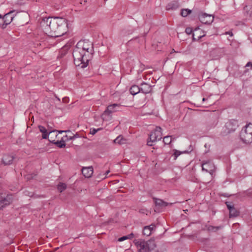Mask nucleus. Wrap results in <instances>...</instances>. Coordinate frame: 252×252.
<instances>
[{"label": "nucleus", "mask_w": 252, "mask_h": 252, "mask_svg": "<svg viewBox=\"0 0 252 252\" xmlns=\"http://www.w3.org/2000/svg\"><path fill=\"white\" fill-rule=\"evenodd\" d=\"M93 52V45L91 42L88 40L79 41L72 53L75 65L80 66L81 68L86 67L91 59Z\"/></svg>", "instance_id": "2"}, {"label": "nucleus", "mask_w": 252, "mask_h": 252, "mask_svg": "<svg viewBox=\"0 0 252 252\" xmlns=\"http://www.w3.org/2000/svg\"><path fill=\"white\" fill-rule=\"evenodd\" d=\"M202 170L212 175L215 170V166L211 161H207L202 163Z\"/></svg>", "instance_id": "6"}, {"label": "nucleus", "mask_w": 252, "mask_h": 252, "mask_svg": "<svg viewBox=\"0 0 252 252\" xmlns=\"http://www.w3.org/2000/svg\"><path fill=\"white\" fill-rule=\"evenodd\" d=\"M12 200V196L11 195H7L6 196L0 195V209L5 206L9 204Z\"/></svg>", "instance_id": "9"}, {"label": "nucleus", "mask_w": 252, "mask_h": 252, "mask_svg": "<svg viewBox=\"0 0 252 252\" xmlns=\"http://www.w3.org/2000/svg\"><path fill=\"white\" fill-rule=\"evenodd\" d=\"M122 109L121 108V106L117 103H114L113 104L110 105L107 107L106 110H112V109Z\"/></svg>", "instance_id": "18"}, {"label": "nucleus", "mask_w": 252, "mask_h": 252, "mask_svg": "<svg viewBox=\"0 0 252 252\" xmlns=\"http://www.w3.org/2000/svg\"><path fill=\"white\" fill-rule=\"evenodd\" d=\"M140 89V92H142L144 94H148L151 92V87L149 84L147 83H143L141 84Z\"/></svg>", "instance_id": "12"}, {"label": "nucleus", "mask_w": 252, "mask_h": 252, "mask_svg": "<svg viewBox=\"0 0 252 252\" xmlns=\"http://www.w3.org/2000/svg\"><path fill=\"white\" fill-rule=\"evenodd\" d=\"M44 32L51 36L59 37L68 31V24L65 19L61 17H45L40 22Z\"/></svg>", "instance_id": "1"}, {"label": "nucleus", "mask_w": 252, "mask_h": 252, "mask_svg": "<svg viewBox=\"0 0 252 252\" xmlns=\"http://www.w3.org/2000/svg\"><path fill=\"white\" fill-rule=\"evenodd\" d=\"M128 236H123V237H122L118 239V240H119V241L121 242V241H124V240H126V239H128Z\"/></svg>", "instance_id": "29"}, {"label": "nucleus", "mask_w": 252, "mask_h": 252, "mask_svg": "<svg viewBox=\"0 0 252 252\" xmlns=\"http://www.w3.org/2000/svg\"><path fill=\"white\" fill-rule=\"evenodd\" d=\"M97 178L100 180H103L106 178V175H104V174H99L98 175Z\"/></svg>", "instance_id": "27"}, {"label": "nucleus", "mask_w": 252, "mask_h": 252, "mask_svg": "<svg viewBox=\"0 0 252 252\" xmlns=\"http://www.w3.org/2000/svg\"><path fill=\"white\" fill-rule=\"evenodd\" d=\"M191 13V10L186 9L182 10L181 12V15L183 17H186L187 16L189 13Z\"/></svg>", "instance_id": "24"}, {"label": "nucleus", "mask_w": 252, "mask_h": 252, "mask_svg": "<svg viewBox=\"0 0 252 252\" xmlns=\"http://www.w3.org/2000/svg\"><path fill=\"white\" fill-rule=\"evenodd\" d=\"M194 36H195V34L193 33V39H195V38L194 37Z\"/></svg>", "instance_id": "44"}, {"label": "nucleus", "mask_w": 252, "mask_h": 252, "mask_svg": "<svg viewBox=\"0 0 252 252\" xmlns=\"http://www.w3.org/2000/svg\"><path fill=\"white\" fill-rule=\"evenodd\" d=\"M15 17V14L14 11H11L6 13L3 16V19L5 22V26L9 24L13 20Z\"/></svg>", "instance_id": "10"}, {"label": "nucleus", "mask_w": 252, "mask_h": 252, "mask_svg": "<svg viewBox=\"0 0 252 252\" xmlns=\"http://www.w3.org/2000/svg\"><path fill=\"white\" fill-rule=\"evenodd\" d=\"M57 132H58V131H57ZM57 135H58V134H57ZM57 136V135L55 136V135H52V137H53L52 139V140H51V139L50 137H47V138H49V140L50 141L53 142L55 141V139H54L55 137H56Z\"/></svg>", "instance_id": "31"}, {"label": "nucleus", "mask_w": 252, "mask_h": 252, "mask_svg": "<svg viewBox=\"0 0 252 252\" xmlns=\"http://www.w3.org/2000/svg\"><path fill=\"white\" fill-rule=\"evenodd\" d=\"M205 98H203L202 99V101H205Z\"/></svg>", "instance_id": "46"}, {"label": "nucleus", "mask_w": 252, "mask_h": 252, "mask_svg": "<svg viewBox=\"0 0 252 252\" xmlns=\"http://www.w3.org/2000/svg\"><path fill=\"white\" fill-rule=\"evenodd\" d=\"M55 143L59 148H63L65 146L64 140L63 139L62 140L57 141Z\"/></svg>", "instance_id": "22"}, {"label": "nucleus", "mask_w": 252, "mask_h": 252, "mask_svg": "<svg viewBox=\"0 0 252 252\" xmlns=\"http://www.w3.org/2000/svg\"><path fill=\"white\" fill-rule=\"evenodd\" d=\"M240 138L242 141L246 144L252 143V124H247L242 129L240 133Z\"/></svg>", "instance_id": "3"}, {"label": "nucleus", "mask_w": 252, "mask_h": 252, "mask_svg": "<svg viewBox=\"0 0 252 252\" xmlns=\"http://www.w3.org/2000/svg\"><path fill=\"white\" fill-rule=\"evenodd\" d=\"M212 230H213L214 229H216V230L219 229L220 228V227H212Z\"/></svg>", "instance_id": "40"}, {"label": "nucleus", "mask_w": 252, "mask_h": 252, "mask_svg": "<svg viewBox=\"0 0 252 252\" xmlns=\"http://www.w3.org/2000/svg\"><path fill=\"white\" fill-rule=\"evenodd\" d=\"M127 236L128 237V239H130L133 237V233H131V234H129L128 235H127Z\"/></svg>", "instance_id": "37"}, {"label": "nucleus", "mask_w": 252, "mask_h": 252, "mask_svg": "<svg viewBox=\"0 0 252 252\" xmlns=\"http://www.w3.org/2000/svg\"><path fill=\"white\" fill-rule=\"evenodd\" d=\"M99 130H100L99 128H98V129L94 128V129L91 130L90 133H91V134L94 135V134H95Z\"/></svg>", "instance_id": "28"}, {"label": "nucleus", "mask_w": 252, "mask_h": 252, "mask_svg": "<svg viewBox=\"0 0 252 252\" xmlns=\"http://www.w3.org/2000/svg\"><path fill=\"white\" fill-rule=\"evenodd\" d=\"M25 16L26 17H28V14L27 13H25L24 14Z\"/></svg>", "instance_id": "43"}, {"label": "nucleus", "mask_w": 252, "mask_h": 252, "mask_svg": "<svg viewBox=\"0 0 252 252\" xmlns=\"http://www.w3.org/2000/svg\"><path fill=\"white\" fill-rule=\"evenodd\" d=\"M195 32H199L200 31H198V30H195Z\"/></svg>", "instance_id": "45"}, {"label": "nucleus", "mask_w": 252, "mask_h": 252, "mask_svg": "<svg viewBox=\"0 0 252 252\" xmlns=\"http://www.w3.org/2000/svg\"><path fill=\"white\" fill-rule=\"evenodd\" d=\"M101 117L103 121L110 120L112 118L111 111H104L101 115Z\"/></svg>", "instance_id": "15"}, {"label": "nucleus", "mask_w": 252, "mask_h": 252, "mask_svg": "<svg viewBox=\"0 0 252 252\" xmlns=\"http://www.w3.org/2000/svg\"><path fill=\"white\" fill-rule=\"evenodd\" d=\"M110 172V171L109 170H107L104 174V175H106V176H107V175Z\"/></svg>", "instance_id": "38"}, {"label": "nucleus", "mask_w": 252, "mask_h": 252, "mask_svg": "<svg viewBox=\"0 0 252 252\" xmlns=\"http://www.w3.org/2000/svg\"><path fill=\"white\" fill-rule=\"evenodd\" d=\"M246 66V67H249V66H251V69H252V63H251V62H248V63L246 64V66Z\"/></svg>", "instance_id": "33"}, {"label": "nucleus", "mask_w": 252, "mask_h": 252, "mask_svg": "<svg viewBox=\"0 0 252 252\" xmlns=\"http://www.w3.org/2000/svg\"><path fill=\"white\" fill-rule=\"evenodd\" d=\"M238 126V123L236 120H231L227 122L222 127L220 132V135L222 136H226L229 133L234 132Z\"/></svg>", "instance_id": "4"}, {"label": "nucleus", "mask_w": 252, "mask_h": 252, "mask_svg": "<svg viewBox=\"0 0 252 252\" xmlns=\"http://www.w3.org/2000/svg\"><path fill=\"white\" fill-rule=\"evenodd\" d=\"M114 142L119 145H122L126 143V139L122 136L119 135L114 140Z\"/></svg>", "instance_id": "16"}, {"label": "nucleus", "mask_w": 252, "mask_h": 252, "mask_svg": "<svg viewBox=\"0 0 252 252\" xmlns=\"http://www.w3.org/2000/svg\"><path fill=\"white\" fill-rule=\"evenodd\" d=\"M130 93L132 95H135L140 92V87L137 85L132 86L130 89Z\"/></svg>", "instance_id": "17"}, {"label": "nucleus", "mask_w": 252, "mask_h": 252, "mask_svg": "<svg viewBox=\"0 0 252 252\" xmlns=\"http://www.w3.org/2000/svg\"><path fill=\"white\" fill-rule=\"evenodd\" d=\"M154 227L155 225L153 224L145 226L143 230V235L147 236H150L152 233V231L154 229Z\"/></svg>", "instance_id": "13"}, {"label": "nucleus", "mask_w": 252, "mask_h": 252, "mask_svg": "<svg viewBox=\"0 0 252 252\" xmlns=\"http://www.w3.org/2000/svg\"><path fill=\"white\" fill-rule=\"evenodd\" d=\"M82 172L86 178H90L93 174V168L92 166L83 167L82 169Z\"/></svg>", "instance_id": "11"}, {"label": "nucleus", "mask_w": 252, "mask_h": 252, "mask_svg": "<svg viewBox=\"0 0 252 252\" xmlns=\"http://www.w3.org/2000/svg\"><path fill=\"white\" fill-rule=\"evenodd\" d=\"M161 128L160 126H157L155 130L152 132L149 136V140L147 141V144L152 146L153 143L157 140H160L162 138Z\"/></svg>", "instance_id": "5"}, {"label": "nucleus", "mask_w": 252, "mask_h": 252, "mask_svg": "<svg viewBox=\"0 0 252 252\" xmlns=\"http://www.w3.org/2000/svg\"><path fill=\"white\" fill-rule=\"evenodd\" d=\"M57 189L60 192H62L66 189V185L64 183H60L58 185Z\"/></svg>", "instance_id": "19"}, {"label": "nucleus", "mask_w": 252, "mask_h": 252, "mask_svg": "<svg viewBox=\"0 0 252 252\" xmlns=\"http://www.w3.org/2000/svg\"><path fill=\"white\" fill-rule=\"evenodd\" d=\"M155 203L156 205L160 206H166L168 205L167 203L159 199H156L155 201Z\"/></svg>", "instance_id": "20"}, {"label": "nucleus", "mask_w": 252, "mask_h": 252, "mask_svg": "<svg viewBox=\"0 0 252 252\" xmlns=\"http://www.w3.org/2000/svg\"><path fill=\"white\" fill-rule=\"evenodd\" d=\"M152 114V113H144V114H141V115L142 116H148V115H151Z\"/></svg>", "instance_id": "36"}, {"label": "nucleus", "mask_w": 252, "mask_h": 252, "mask_svg": "<svg viewBox=\"0 0 252 252\" xmlns=\"http://www.w3.org/2000/svg\"><path fill=\"white\" fill-rule=\"evenodd\" d=\"M226 34H228L230 36H232L233 35V34H232V32H226Z\"/></svg>", "instance_id": "39"}, {"label": "nucleus", "mask_w": 252, "mask_h": 252, "mask_svg": "<svg viewBox=\"0 0 252 252\" xmlns=\"http://www.w3.org/2000/svg\"><path fill=\"white\" fill-rule=\"evenodd\" d=\"M189 110H192V109H189Z\"/></svg>", "instance_id": "47"}, {"label": "nucleus", "mask_w": 252, "mask_h": 252, "mask_svg": "<svg viewBox=\"0 0 252 252\" xmlns=\"http://www.w3.org/2000/svg\"><path fill=\"white\" fill-rule=\"evenodd\" d=\"M68 131H69V130H68ZM67 132V131H66H66L62 130V131H59V132H60V133H62V132Z\"/></svg>", "instance_id": "41"}, {"label": "nucleus", "mask_w": 252, "mask_h": 252, "mask_svg": "<svg viewBox=\"0 0 252 252\" xmlns=\"http://www.w3.org/2000/svg\"><path fill=\"white\" fill-rule=\"evenodd\" d=\"M0 28L2 29H4L6 28L4 20L3 17L0 15Z\"/></svg>", "instance_id": "25"}, {"label": "nucleus", "mask_w": 252, "mask_h": 252, "mask_svg": "<svg viewBox=\"0 0 252 252\" xmlns=\"http://www.w3.org/2000/svg\"><path fill=\"white\" fill-rule=\"evenodd\" d=\"M13 158L10 155H4L2 158V162L5 165L10 164L13 160Z\"/></svg>", "instance_id": "14"}, {"label": "nucleus", "mask_w": 252, "mask_h": 252, "mask_svg": "<svg viewBox=\"0 0 252 252\" xmlns=\"http://www.w3.org/2000/svg\"><path fill=\"white\" fill-rule=\"evenodd\" d=\"M182 152L179 151L177 150H174V159H176L178 156H179Z\"/></svg>", "instance_id": "26"}, {"label": "nucleus", "mask_w": 252, "mask_h": 252, "mask_svg": "<svg viewBox=\"0 0 252 252\" xmlns=\"http://www.w3.org/2000/svg\"><path fill=\"white\" fill-rule=\"evenodd\" d=\"M226 203L227 204V208H228V209H229V211L230 210V209H233L234 208L233 206H232L231 205L228 204L227 203Z\"/></svg>", "instance_id": "34"}, {"label": "nucleus", "mask_w": 252, "mask_h": 252, "mask_svg": "<svg viewBox=\"0 0 252 252\" xmlns=\"http://www.w3.org/2000/svg\"><path fill=\"white\" fill-rule=\"evenodd\" d=\"M38 127L40 132L42 133V138L43 139H47V137H50L51 139V140H52V139L53 138L52 137V135H57V130H52L48 132L46 128L43 126H39Z\"/></svg>", "instance_id": "8"}, {"label": "nucleus", "mask_w": 252, "mask_h": 252, "mask_svg": "<svg viewBox=\"0 0 252 252\" xmlns=\"http://www.w3.org/2000/svg\"><path fill=\"white\" fill-rule=\"evenodd\" d=\"M75 137H76L75 136H70L69 138H68V137H67V135H66V136H65V137L66 139H68V140H72V139H73Z\"/></svg>", "instance_id": "35"}, {"label": "nucleus", "mask_w": 252, "mask_h": 252, "mask_svg": "<svg viewBox=\"0 0 252 252\" xmlns=\"http://www.w3.org/2000/svg\"><path fill=\"white\" fill-rule=\"evenodd\" d=\"M63 101L64 103H67L69 102V98L67 97H64L63 98Z\"/></svg>", "instance_id": "32"}, {"label": "nucleus", "mask_w": 252, "mask_h": 252, "mask_svg": "<svg viewBox=\"0 0 252 252\" xmlns=\"http://www.w3.org/2000/svg\"><path fill=\"white\" fill-rule=\"evenodd\" d=\"M238 215L239 212L234 208L230 209L229 211L230 217H235L238 216Z\"/></svg>", "instance_id": "21"}, {"label": "nucleus", "mask_w": 252, "mask_h": 252, "mask_svg": "<svg viewBox=\"0 0 252 252\" xmlns=\"http://www.w3.org/2000/svg\"><path fill=\"white\" fill-rule=\"evenodd\" d=\"M186 32L187 34H190L192 32V30L190 28H187L186 29Z\"/></svg>", "instance_id": "30"}, {"label": "nucleus", "mask_w": 252, "mask_h": 252, "mask_svg": "<svg viewBox=\"0 0 252 252\" xmlns=\"http://www.w3.org/2000/svg\"><path fill=\"white\" fill-rule=\"evenodd\" d=\"M172 139L170 136H166L163 137V142L165 144H169L172 142Z\"/></svg>", "instance_id": "23"}, {"label": "nucleus", "mask_w": 252, "mask_h": 252, "mask_svg": "<svg viewBox=\"0 0 252 252\" xmlns=\"http://www.w3.org/2000/svg\"><path fill=\"white\" fill-rule=\"evenodd\" d=\"M204 35H200V36H199L197 37V39H200L201 37H202V36H203Z\"/></svg>", "instance_id": "42"}, {"label": "nucleus", "mask_w": 252, "mask_h": 252, "mask_svg": "<svg viewBox=\"0 0 252 252\" xmlns=\"http://www.w3.org/2000/svg\"><path fill=\"white\" fill-rule=\"evenodd\" d=\"M214 17L212 15L207 14L206 13H202L199 15V19L200 21L204 24H210L213 20Z\"/></svg>", "instance_id": "7"}]
</instances>
